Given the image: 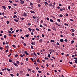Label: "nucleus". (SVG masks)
<instances>
[{"mask_svg":"<svg viewBox=\"0 0 77 77\" xmlns=\"http://www.w3.org/2000/svg\"><path fill=\"white\" fill-rule=\"evenodd\" d=\"M20 57H23V54H20Z\"/></svg>","mask_w":77,"mask_h":77,"instance_id":"412c9836","label":"nucleus"},{"mask_svg":"<svg viewBox=\"0 0 77 77\" xmlns=\"http://www.w3.org/2000/svg\"><path fill=\"white\" fill-rule=\"evenodd\" d=\"M23 71L22 70L20 72V74H23Z\"/></svg>","mask_w":77,"mask_h":77,"instance_id":"423d86ee","label":"nucleus"},{"mask_svg":"<svg viewBox=\"0 0 77 77\" xmlns=\"http://www.w3.org/2000/svg\"><path fill=\"white\" fill-rule=\"evenodd\" d=\"M4 38H5V39H6V35H4Z\"/></svg>","mask_w":77,"mask_h":77,"instance_id":"cd10ccee","label":"nucleus"},{"mask_svg":"<svg viewBox=\"0 0 77 77\" xmlns=\"http://www.w3.org/2000/svg\"><path fill=\"white\" fill-rule=\"evenodd\" d=\"M50 21L51 22H54V21H53V20H52V19H50Z\"/></svg>","mask_w":77,"mask_h":77,"instance_id":"7c9ffc66","label":"nucleus"},{"mask_svg":"<svg viewBox=\"0 0 77 77\" xmlns=\"http://www.w3.org/2000/svg\"><path fill=\"white\" fill-rule=\"evenodd\" d=\"M60 17H63V15L60 14Z\"/></svg>","mask_w":77,"mask_h":77,"instance_id":"b1692460","label":"nucleus"},{"mask_svg":"<svg viewBox=\"0 0 77 77\" xmlns=\"http://www.w3.org/2000/svg\"><path fill=\"white\" fill-rule=\"evenodd\" d=\"M28 26H30L31 25V24L30 23H29L28 24H27Z\"/></svg>","mask_w":77,"mask_h":77,"instance_id":"603ef678","label":"nucleus"},{"mask_svg":"<svg viewBox=\"0 0 77 77\" xmlns=\"http://www.w3.org/2000/svg\"><path fill=\"white\" fill-rule=\"evenodd\" d=\"M14 20L15 21H16V22H17H17H18V21L17 20L14 19Z\"/></svg>","mask_w":77,"mask_h":77,"instance_id":"9d476101","label":"nucleus"},{"mask_svg":"<svg viewBox=\"0 0 77 77\" xmlns=\"http://www.w3.org/2000/svg\"><path fill=\"white\" fill-rule=\"evenodd\" d=\"M60 42H63V39H61L60 40Z\"/></svg>","mask_w":77,"mask_h":77,"instance_id":"6e6552de","label":"nucleus"},{"mask_svg":"<svg viewBox=\"0 0 77 77\" xmlns=\"http://www.w3.org/2000/svg\"><path fill=\"white\" fill-rule=\"evenodd\" d=\"M49 5L51 7V6H52V4L51 3H50L49 4Z\"/></svg>","mask_w":77,"mask_h":77,"instance_id":"a18cd8bd","label":"nucleus"},{"mask_svg":"<svg viewBox=\"0 0 77 77\" xmlns=\"http://www.w3.org/2000/svg\"><path fill=\"white\" fill-rule=\"evenodd\" d=\"M48 31L49 32H50V31H51V29H48Z\"/></svg>","mask_w":77,"mask_h":77,"instance_id":"49530a36","label":"nucleus"},{"mask_svg":"<svg viewBox=\"0 0 77 77\" xmlns=\"http://www.w3.org/2000/svg\"><path fill=\"white\" fill-rule=\"evenodd\" d=\"M57 9H60V7L59 6H58L57 7Z\"/></svg>","mask_w":77,"mask_h":77,"instance_id":"0e129e2a","label":"nucleus"},{"mask_svg":"<svg viewBox=\"0 0 77 77\" xmlns=\"http://www.w3.org/2000/svg\"><path fill=\"white\" fill-rule=\"evenodd\" d=\"M55 24L57 25V26H60V25L58 24H57V22L55 23Z\"/></svg>","mask_w":77,"mask_h":77,"instance_id":"c9c22d12","label":"nucleus"},{"mask_svg":"<svg viewBox=\"0 0 77 77\" xmlns=\"http://www.w3.org/2000/svg\"><path fill=\"white\" fill-rule=\"evenodd\" d=\"M13 36H14V37H16V36H17V35H15V34H14V35H13Z\"/></svg>","mask_w":77,"mask_h":77,"instance_id":"8fccbe9b","label":"nucleus"},{"mask_svg":"<svg viewBox=\"0 0 77 77\" xmlns=\"http://www.w3.org/2000/svg\"><path fill=\"white\" fill-rule=\"evenodd\" d=\"M63 35H60V37H61V38H62V37H63Z\"/></svg>","mask_w":77,"mask_h":77,"instance_id":"338daca9","label":"nucleus"},{"mask_svg":"<svg viewBox=\"0 0 77 77\" xmlns=\"http://www.w3.org/2000/svg\"><path fill=\"white\" fill-rule=\"evenodd\" d=\"M20 1V3L21 4H23L24 3V1L23 0H19Z\"/></svg>","mask_w":77,"mask_h":77,"instance_id":"f03ea898","label":"nucleus"},{"mask_svg":"<svg viewBox=\"0 0 77 77\" xmlns=\"http://www.w3.org/2000/svg\"><path fill=\"white\" fill-rule=\"evenodd\" d=\"M51 42H54V40H51Z\"/></svg>","mask_w":77,"mask_h":77,"instance_id":"473e14b6","label":"nucleus"},{"mask_svg":"<svg viewBox=\"0 0 77 77\" xmlns=\"http://www.w3.org/2000/svg\"><path fill=\"white\" fill-rule=\"evenodd\" d=\"M31 48H32V49H33V46L32 45H31Z\"/></svg>","mask_w":77,"mask_h":77,"instance_id":"e433bc0d","label":"nucleus"},{"mask_svg":"<svg viewBox=\"0 0 77 77\" xmlns=\"http://www.w3.org/2000/svg\"><path fill=\"white\" fill-rule=\"evenodd\" d=\"M7 23L8 24L9 23V21H7Z\"/></svg>","mask_w":77,"mask_h":77,"instance_id":"052dcab7","label":"nucleus"},{"mask_svg":"<svg viewBox=\"0 0 77 77\" xmlns=\"http://www.w3.org/2000/svg\"><path fill=\"white\" fill-rule=\"evenodd\" d=\"M0 50H3V48H2L1 47H0Z\"/></svg>","mask_w":77,"mask_h":77,"instance_id":"5fc2aeb1","label":"nucleus"},{"mask_svg":"<svg viewBox=\"0 0 77 77\" xmlns=\"http://www.w3.org/2000/svg\"><path fill=\"white\" fill-rule=\"evenodd\" d=\"M10 75H11V77H14V75H13L12 74H11Z\"/></svg>","mask_w":77,"mask_h":77,"instance_id":"aec40b11","label":"nucleus"},{"mask_svg":"<svg viewBox=\"0 0 77 77\" xmlns=\"http://www.w3.org/2000/svg\"><path fill=\"white\" fill-rule=\"evenodd\" d=\"M65 25H66V26H69V25L68 24H67L66 23H65Z\"/></svg>","mask_w":77,"mask_h":77,"instance_id":"58836bf2","label":"nucleus"},{"mask_svg":"<svg viewBox=\"0 0 77 77\" xmlns=\"http://www.w3.org/2000/svg\"><path fill=\"white\" fill-rule=\"evenodd\" d=\"M13 5H14V6H17V4H13Z\"/></svg>","mask_w":77,"mask_h":77,"instance_id":"c85d7f7f","label":"nucleus"},{"mask_svg":"<svg viewBox=\"0 0 77 77\" xmlns=\"http://www.w3.org/2000/svg\"><path fill=\"white\" fill-rule=\"evenodd\" d=\"M28 29L29 30V31H31V30H32V29H30V28H28Z\"/></svg>","mask_w":77,"mask_h":77,"instance_id":"6ab92c4d","label":"nucleus"},{"mask_svg":"<svg viewBox=\"0 0 77 77\" xmlns=\"http://www.w3.org/2000/svg\"><path fill=\"white\" fill-rule=\"evenodd\" d=\"M33 54H34V55L35 56H36V54H35V52H34V53H33Z\"/></svg>","mask_w":77,"mask_h":77,"instance_id":"c03bdc74","label":"nucleus"},{"mask_svg":"<svg viewBox=\"0 0 77 77\" xmlns=\"http://www.w3.org/2000/svg\"><path fill=\"white\" fill-rule=\"evenodd\" d=\"M74 59H75V60H77V58L76 57H74L73 58Z\"/></svg>","mask_w":77,"mask_h":77,"instance_id":"6e6d98bb","label":"nucleus"},{"mask_svg":"<svg viewBox=\"0 0 77 77\" xmlns=\"http://www.w3.org/2000/svg\"><path fill=\"white\" fill-rule=\"evenodd\" d=\"M17 18V16L15 15H14V16L13 17V18Z\"/></svg>","mask_w":77,"mask_h":77,"instance_id":"2eb2a0df","label":"nucleus"},{"mask_svg":"<svg viewBox=\"0 0 77 77\" xmlns=\"http://www.w3.org/2000/svg\"><path fill=\"white\" fill-rule=\"evenodd\" d=\"M38 72H39V73H41V72H41V71H40L39 70L38 71Z\"/></svg>","mask_w":77,"mask_h":77,"instance_id":"a19ab883","label":"nucleus"},{"mask_svg":"<svg viewBox=\"0 0 77 77\" xmlns=\"http://www.w3.org/2000/svg\"><path fill=\"white\" fill-rule=\"evenodd\" d=\"M70 20L71 21H74V20L71 19H70Z\"/></svg>","mask_w":77,"mask_h":77,"instance_id":"4c0bfd02","label":"nucleus"},{"mask_svg":"<svg viewBox=\"0 0 77 77\" xmlns=\"http://www.w3.org/2000/svg\"><path fill=\"white\" fill-rule=\"evenodd\" d=\"M8 33H12V32L10 31H8Z\"/></svg>","mask_w":77,"mask_h":77,"instance_id":"3c124183","label":"nucleus"},{"mask_svg":"<svg viewBox=\"0 0 77 77\" xmlns=\"http://www.w3.org/2000/svg\"><path fill=\"white\" fill-rule=\"evenodd\" d=\"M30 4L31 6H33V3L32 2H30Z\"/></svg>","mask_w":77,"mask_h":77,"instance_id":"4be33fe9","label":"nucleus"},{"mask_svg":"<svg viewBox=\"0 0 77 77\" xmlns=\"http://www.w3.org/2000/svg\"><path fill=\"white\" fill-rule=\"evenodd\" d=\"M12 46L14 48H15V46L14 45H13Z\"/></svg>","mask_w":77,"mask_h":77,"instance_id":"de8ad7c7","label":"nucleus"},{"mask_svg":"<svg viewBox=\"0 0 77 77\" xmlns=\"http://www.w3.org/2000/svg\"><path fill=\"white\" fill-rule=\"evenodd\" d=\"M28 71H31V69H28Z\"/></svg>","mask_w":77,"mask_h":77,"instance_id":"13d9d810","label":"nucleus"},{"mask_svg":"<svg viewBox=\"0 0 77 77\" xmlns=\"http://www.w3.org/2000/svg\"><path fill=\"white\" fill-rule=\"evenodd\" d=\"M30 12H31V13H32L33 14H35V11H31Z\"/></svg>","mask_w":77,"mask_h":77,"instance_id":"0eeeda50","label":"nucleus"},{"mask_svg":"<svg viewBox=\"0 0 77 77\" xmlns=\"http://www.w3.org/2000/svg\"><path fill=\"white\" fill-rule=\"evenodd\" d=\"M36 30H37L38 31H39V29L38 28H36Z\"/></svg>","mask_w":77,"mask_h":77,"instance_id":"79ce46f5","label":"nucleus"},{"mask_svg":"<svg viewBox=\"0 0 77 77\" xmlns=\"http://www.w3.org/2000/svg\"><path fill=\"white\" fill-rule=\"evenodd\" d=\"M9 46L8 45H7L6 46H5V48H9Z\"/></svg>","mask_w":77,"mask_h":77,"instance_id":"f8f14e48","label":"nucleus"},{"mask_svg":"<svg viewBox=\"0 0 77 77\" xmlns=\"http://www.w3.org/2000/svg\"><path fill=\"white\" fill-rule=\"evenodd\" d=\"M9 62H12V60H11V59H9Z\"/></svg>","mask_w":77,"mask_h":77,"instance_id":"f704fd0d","label":"nucleus"},{"mask_svg":"<svg viewBox=\"0 0 77 77\" xmlns=\"http://www.w3.org/2000/svg\"><path fill=\"white\" fill-rule=\"evenodd\" d=\"M23 17H27V13L25 12H24L23 14Z\"/></svg>","mask_w":77,"mask_h":77,"instance_id":"f257e3e1","label":"nucleus"},{"mask_svg":"<svg viewBox=\"0 0 77 77\" xmlns=\"http://www.w3.org/2000/svg\"><path fill=\"white\" fill-rule=\"evenodd\" d=\"M2 8H3L4 9L6 10V7L2 6Z\"/></svg>","mask_w":77,"mask_h":77,"instance_id":"ddd939ff","label":"nucleus"},{"mask_svg":"<svg viewBox=\"0 0 77 77\" xmlns=\"http://www.w3.org/2000/svg\"><path fill=\"white\" fill-rule=\"evenodd\" d=\"M47 20H48V21H49V18L48 17H47L46 18Z\"/></svg>","mask_w":77,"mask_h":77,"instance_id":"e2e57ef3","label":"nucleus"},{"mask_svg":"<svg viewBox=\"0 0 77 77\" xmlns=\"http://www.w3.org/2000/svg\"><path fill=\"white\" fill-rule=\"evenodd\" d=\"M37 61L38 62H39V59H38Z\"/></svg>","mask_w":77,"mask_h":77,"instance_id":"4d7b16f0","label":"nucleus"},{"mask_svg":"<svg viewBox=\"0 0 77 77\" xmlns=\"http://www.w3.org/2000/svg\"><path fill=\"white\" fill-rule=\"evenodd\" d=\"M75 63H76L77 64V60H76L75 61Z\"/></svg>","mask_w":77,"mask_h":77,"instance_id":"774afa93","label":"nucleus"},{"mask_svg":"<svg viewBox=\"0 0 77 77\" xmlns=\"http://www.w3.org/2000/svg\"><path fill=\"white\" fill-rule=\"evenodd\" d=\"M39 42L41 43H42V39H41L39 40Z\"/></svg>","mask_w":77,"mask_h":77,"instance_id":"1a4fd4ad","label":"nucleus"},{"mask_svg":"<svg viewBox=\"0 0 77 77\" xmlns=\"http://www.w3.org/2000/svg\"><path fill=\"white\" fill-rule=\"evenodd\" d=\"M53 30H56V29H55V28L53 27L52 28Z\"/></svg>","mask_w":77,"mask_h":77,"instance_id":"bb28decb","label":"nucleus"},{"mask_svg":"<svg viewBox=\"0 0 77 77\" xmlns=\"http://www.w3.org/2000/svg\"><path fill=\"white\" fill-rule=\"evenodd\" d=\"M24 53L26 55H29V53H27V51H25Z\"/></svg>","mask_w":77,"mask_h":77,"instance_id":"20e7f679","label":"nucleus"},{"mask_svg":"<svg viewBox=\"0 0 77 77\" xmlns=\"http://www.w3.org/2000/svg\"><path fill=\"white\" fill-rule=\"evenodd\" d=\"M49 51H51V52H53L54 53V50L51 49L50 50H49Z\"/></svg>","mask_w":77,"mask_h":77,"instance_id":"39448f33","label":"nucleus"},{"mask_svg":"<svg viewBox=\"0 0 77 77\" xmlns=\"http://www.w3.org/2000/svg\"><path fill=\"white\" fill-rule=\"evenodd\" d=\"M74 40H72L71 42V44H72V43H74Z\"/></svg>","mask_w":77,"mask_h":77,"instance_id":"f3484780","label":"nucleus"},{"mask_svg":"<svg viewBox=\"0 0 77 77\" xmlns=\"http://www.w3.org/2000/svg\"><path fill=\"white\" fill-rule=\"evenodd\" d=\"M72 32H74L75 30H74L73 29H71Z\"/></svg>","mask_w":77,"mask_h":77,"instance_id":"72a5a7b5","label":"nucleus"},{"mask_svg":"<svg viewBox=\"0 0 77 77\" xmlns=\"http://www.w3.org/2000/svg\"><path fill=\"white\" fill-rule=\"evenodd\" d=\"M13 64H14V65L16 66H18V65L17 64H16V63H15V62H13Z\"/></svg>","mask_w":77,"mask_h":77,"instance_id":"7ed1b4c3","label":"nucleus"},{"mask_svg":"<svg viewBox=\"0 0 77 77\" xmlns=\"http://www.w3.org/2000/svg\"><path fill=\"white\" fill-rule=\"evenodd\" d=\"M57 45H60V44H59V42H57Z\"/></svg>","mask_w":77,"mask_h":77,"instance_id":"864d4df0","label":"nucleus"},{"mask_svg":"<svg viewBox=\"0 0 77 77\" xmlns=\"http://www.w3.org/2000/svg\"><path fill=\"white\" fill-rule=\"evenodd\" d=\"M8 51H9V50L7 49L5 51V52H8Z\"/></svg>","mask_w":77,"mask_h":77,"instance_id":"680f3d73","label":"nucleus"},{"mask_svg":"<svg viewBox=\"0 0 77 77\" xmlns=\"http://www.w3.org/2000/svg\"><path fill=\"white\" fill-rule=\"evenodd\" d=\"M45 36V35L43 34H42V37H44Z\"/></svg>","mask_w":77,"mask_h":77,"instance_id":"09e8293b","label":"nucleus"},{"mask_svg":"<svg viewBox=\"0 0 77 77\" xmlns=\"http://www.w3.org/2000/svg\"><path fill=\"white\" fill-rule=\"evenodd\" d=\"M45 60H48V58L47 57H45Z\"/></svg>","mask_w":77,"mask_h":77,"instance_id":"393cba45","label":"nucleus"},{"mask_svg":"<svg viewBox=\"0 0 77 77\" xmlns=\"http://www.w3.org/2000/svg\"><path fill=\"white\" fill-rule=\"evenodd\" d=\"M11 54H12L11 53H10L9 55H8V57H10V56H11Z\"/></svg>","mask_w":77,"mask_h":77,"instance_id":"2f4dec72","label":"nucleus"},{"mask_svg":"<svg viewBox=\"0 0 77 77\" xmlns=\"http://www.w3.org/2000/svg\"><path fill=\"white\" fill-rule=\"evenodd\" d=\"M57 21H58L59 22H60V20L59 19H58L57 20Z\"/></svg>","mask_w":77,"mask_h":77,"instance_id":"5701e85b","label":"nucleus"},{"mask_svg":"<svg viewBox=\"0 0 77 77\" xmlns=\"http://www.w3.org/2000/svg\"><path fill=\"white\" fill-rule=\"evenodd\" d=\"M26 37H29V35H25Z\"/></svg>","mask_w":77,"mask_h":77,"instance_id":"a211bd4d","label":"nucleus"},{"mask_svg":"<svg viewBox=\"0 0 77 77\" xmlns=\"http://www.w3.org/2000/svg\"><path fill=\"white\" fill-rule=\"evenodd\" d=\"M45 5H46V4L47 5H48V3H47V2H45Z\"/></svg>","mask_w":77,"mask_h":77,"instance_id":"dca6fc26","label":"nucleus"},{"mask_svg":"<svg viewBox=\"0 0 77 77\" xmlns=\"http://www.w3.org/2000/svg\"><path fill=\"white\" fill-rule=\"evenodd\" d=\"M26 61H28V58H26Z\"/></svg>","mask_w":77,"mask_h":77,"instance_id":"bf43d9fd","label":"nucleus"},{"mask_svg":"<svg viewBox=\"0 0 77 77\" xmlns=\"http://www.w3.org/2000/svg\"><path fill=\"white\" fill-rule=\"evenodd\" d=\"M64 41L65 42H68V40H67V39L66 38L65 40Z\"/></svg>","mask_w":77,"mask_h":77,"instance_id":"9b49d317","label":"nucleus"},{"mask_svg":"<svg viewBox=\"0 0 77 77\" xmlns=\"http://www.w3.org/2000/svg\"><path fill=\"white\" fill-rule=\"evenodd\" d=\"M44 26H45L46 27L47 26V25L45 23L44 24Z\"/></svg>","mask_w":77,"mask_h":77,"instance_id":"a878e982","label":"nucleus"},{"mask_svg":"<svg viewBox=\"0 0 77 77\" xmlns=\"http://www.w3.org/2000/svg\"><path fill=\"white\" fill-rule=\"evenodd\" d=\"M8 8H9V9H11V6H8Z\"/></svg>","mask_w":77,"mask_h":77,"instance_id":"ea45409f","label":"nucleus"},{"mask_svg":"<svg viewBox=\"0 0 77 77\" xmlns=\"http://www.w3.org/2000/svg\"><path fill=\"white\" fill-rule=\"evenodd\" d=\"M7 71H10V69H9L8 68L7 69Z\"/></svg>","mask_w":77,"mask_h":77,"instance_id":"37998d69","label":"nucleus"},{"mask_svg":"<svg viewBox=\"0 0 77 77\" xmlns=\"http://www.w3.org/2000/svg\"><path fill=\"white\" fill-rule=\"evenodd\" d=\"M17 64H19V63H20V62H19V61H17L16 62Z\"/></svg>","mask_w":77,"mask_h":77,"instance_id":"4468645a","label":"nucleus"},{"mask_svg":"<svg viewBox=\"0 0 77 77\" xmlns=\"http://www.w3.org/2000/svg\"><path fill=\"white\" fill-rule=\"evenodd\" d=\"M9 2H10V3H12L13 2L12 1H9Z\"/></svg>","mask_w":77,"mask_h":77,"instance_id":"69168bd1","label":"nucleus"},{"mask_svg":"<svg viewBox=\"0 0 77 77\" xmlns=\"http://www.w3.org/2000/svg\"><path fill=\"white\" fill-rule=\"evenodd\" d=\"M21 38H22V39H24V37H20V38L21 39Z\"/></svg>","mask_w":77,"mask_h":77,"instance_id":"c756f323","label":"nucleus"}]
</instances>
